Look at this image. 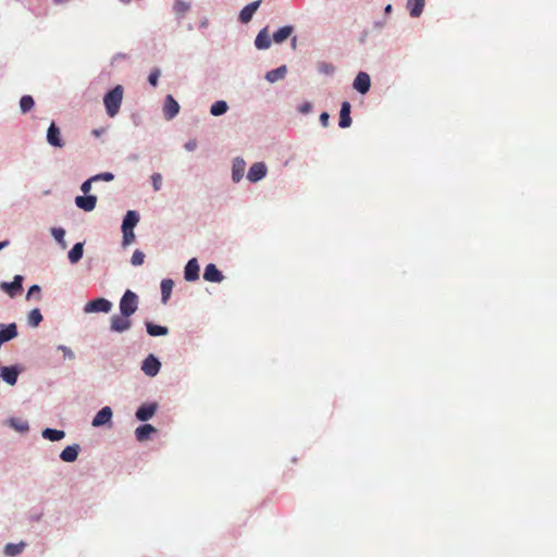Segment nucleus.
Returning <instances> with one entry per match:
<instances>
[{
  "label": "nucleus",
  "mask_w": 557,
  "mask_h": 557,
  "mask_svg": "<svg viewBox=\"0 0 557 557\" xmlns=\"http://www.w3.org/2000/svg\"><path fill=\"white\" fill-rule=\"evenodd\" d=\"M22 282H23V276L15 275L11 283L3 282V283H1L0 287L2 290L8 293L11 297H14L15 295L21 293Z\"/></svg>",
  "instance_id": "nucleus-8"
},
{
  "label": "nucleus",
  "mask_w": 557,
  "mask_h": 557,
  "mask_svg": "<svg viewBox=\"0 0 557 557\" xmlns=\"http://www.w3.org/2000/svg\"><path fill=\"white\" fill-rule=\"evenodd\" d=\"M228 109V106L225 101L223 100H219V101H215L211 108H210V113L214 116H219V115H222L224 114Z\"/></svg>",
  "instance_id": "nucleus-32"
},
{
  "label": "nucleus",
  "mask_w": 557,
  "mask_h": 557,
  "mask_svg": "<svg viewBox=\"0 0 557 557\" xmlns=\"http://www.w3.org/2000/svg\"><path fill=\"white\" fill-rule=\"evenodd\" d=\"M296 42H297V38H296V37H294V38L292 39V47H293L294 49L296 48Z\"/></svg>",
  "instance_id": "nucleus-52"
},
{
  "label": "nucleus",
  "mask_w": 557,
  "mask_h": 557,
  "mask_svg": "<svg viewBox=\"0 0 557 557\" xmlns=\"http://www.w3.org/2000/svg\"><path fill=\"white\" fill-rule=\"evenodd\" d=\"M424 4L425 0H408L406 7L410 16L419 17L423 12Z\"/></svg>",
  "instance_id": "nucleus-21"
},
{
  "label": "nucleus",
  "mask_w": 557,
  "mask_h": 557,
  "mask_svg": "<svg viewBox=\"0 0 557 557\" xmlns=\"http://www.w3.org/2000/svg\"><path fill=\"white\" fill-rule=\"evenodd\" d=\"M138 308V297L132 290H126L120 300V311L124 317H131Z\"/></svg>",
  "instance_id": "nucleus-2"
},
{
  "label": "nucleus",
  "mask_w": 557,
  "mask_h": 557,
  "mask_svg": "<svg viewBox=\"0 0 557 557\" xmlns=\"http://www.w3.org/2000/svg\"><path fill=\"white\" fill-rule=\"evenodd\" d=\"M329 119H330L329 113H326V112L321 113V115H320V122H321V124H322L324 127H326V126L329 125Z\"/></svg>",
  "instance_id": "nucleus-46"
},
{
  "label": "nucleus",
  "mask_w": 557,
  "mask_h": 557,
  "mask_svg": "<svg viewBox=\"0 0 557 557\" xmlns=\"http://www.w3.org/2000/svg\"><path fill=\"white\" fill-rule=\"evenodd\" d=\"M34 99L32 96H23L20 100V108L23 113L29 112L34 108Z\"/></svg>",
  "instance_id": "nucleus-34"
},
{
  "label": "nucleus",
  "mask_w": 557,
  "mask_h": 557,
  "mask_svg": "<svg viewBox=\"0 0 557 557\" xmlns=\"http://www.w3.org/2000/svg\"><path fill=\"white\" fill-rule=\"evenodd\" d=\"M260 3L261 0H257L244 7L239 13V21L244 24L250 22Z\"/></svg>",
  "instance_id": "nucleus-14"
},
{
  "label": "nucleus",
  "mask_w": 557,
  "mask_h": 557,
  "mask_svg": "<svg viewBox=\"0 0 557 557\" xmlns=\"http://www.w3.org/2000/svg\"><path fill=\"white\" fill-rule=\"evenodd\" d=\"M159 76H160V70L159 69H154L151 71V73L149 74L148 76V82L153 86L156 87L158 85V79H159Z\"/></svg>",
  "instance_id": "nucleus-40"
},
{
  "label": "nucleus",
  "mask_w": 557,
  "mask_h": 557,
  "mask_svg": "<svg viewBox=\"0 0 557 557\" xmlns=\"http://www.w3.org/2000/svg\"><path fill=\"white\" fill-rule=\"evenodd\" d=\"M28 324L32 326H38L39 323L42 321V315L39 311V309H33L28 314Z\"/></svg>",
  "instance_id": "nucleus-35"
},
{
  "label": "nucleus",
  "mask_w": 557,
  "mask_h": 557,
  "mask_svg": "<svg viewBox=\"0 0 557 557\" xmlns=\"http://www.w3.org/2000/svg\"><path fill=\"white\" fill-rule=\"evenodd\" d=\"M151 181H152V185H153V189L156 191L160 190L161 189V185H162V176L160 173H153L151 175Z\"/></svg>",
  "instance_id": "nucleus-39"
},
{
  "label": "nucleus",
  "mask_w": 557,
  "mask_h": 557,
  "mask_svg": "<svg viewBox=\"0 0 557 557\" xmlns=\"http://www.w3.org/2000/svg\"><path fill=\"white\" fill-rule=\"evenodd\" d=\"M319 72L325 75H332L335 72V67L326 62H321L318 65Z\"/></svg>",
  "instance_id": "nucleus-37"
},
{
  "label": "nucleus",
  "mask_w": 557,
  "mask_h": 557,
  "mask_svg": "<svg viewBox=\"0 0 557 557\" xmlns=\"http://www.w3.org/2000/svg\"><path fill=\"white\" fill-rule=\"evenodd\" d=\"M52 235L55 238V240L62 243L65 232L63 228H52Z\"/></svg>",
  "instance_id": "nucleus-43"
},
{
  "label": "nucleus",
  "mask_w": 557,
  "mask_h": 557,
  "mask_svg": "<svg viewBox=\"0 0 557 557\" xmlns=\"http://www.w3.org/2000/svg\"><path fill=\"white\" fill-rule=\"evenodd\" d=\"M17 336L16 325L11 323L0 331V345Z\"/></svg>",
  "instance_id": "nucleus-24"
},
{
  "label": "nucleus",
  "mask_w": 557,
  "mask_h": 557,
  "mask_svg": "<svg viewBox=\"0 0 557 557\" xmlns=\"http://www.w3.org/2000/svg\"><path fill=\"white\" fill-rule=\"evenodd\" d=\"M35 293L36 294L40 293V287L38 285L30 286V288L28 289V293H27V298L32 297Z\"/></svg>",
  "instance_id": "nucleus-47"
},
{
  "label": "nucleus",
  "mask_w": 557,
  "mask_h": 557,
  "mask_svg": "<svg viewBox=\"0 0 557 557\" xmlns=\"http://www.w3.org/2000/svg\"><path fill=\"white\" fill-rule=\"evenodd\" d=\"M338 125L342 128H346L351 125L350 103L348 101H344L342 103Z\"/></svg>",
  "instance_id": "nucleus-18"
},
{
  "label": "nucleus",
  "mask_w": 557,
  "mask_h": 557,
  "mask_svg": "<svg viewBox=\"0 0 557 557\" xmlns=\"http://www.w3.org/2000/svg\"><path fill=\"white\" fill-rule=\"evenodd\" d=\"M146 329L150 336H164L169 333L168 327L153 324L152 322H147Z\"/></svg>",
  "instance_id": "nucleus-27"
},
{
  "label": "nucleus",
  "mask_w": 557,
  "mask_h": 557,
  "mask_svg": "<svg viewBox=\"0 0 557 557\" xmlns=\"http://www.w3.org/2000/svg\"><path fill=\"white\" fill-rule=\"evenodd\" d=\"M267 174V166L262 162L253 163L247 174V178L255 183L262 180Z\"/></svg>",
  "instance_id": "nucleus-9"
},
{
  "label": "nucleus",
  "mask_w": 557,
  "mask_h": 557,
  "mask_svg": "<svg viewBox=\"0 0 557 557\" xmlns=\"http://www.w3.org/2000/svg\"><path fill=\"white\" fill-rule=\"evenodd\" d=\"M189 9V3L183 0H176L173 5V11L178 17H183Z\"/></svg>",
  "instance_id": "nucleus-33"
},
{
  "label": "nucleus",
  "mask_w": 557,
  "mask_h": 557,
  "mask_svg": "<svg viewBox=\"0 0 557 557\" xmlns=\"http://www.w3.org/2000/svg\"><path fill=\"white\" fill-rule=\"evenodd\" d=\"M113 178H114V175L111 172H103V173L92 176V180H95V181L101 180V181H106V182H111V181H113Z\"/></svg>",
  "instance_id": "nucleus-41"
},
{
  "label": "nucleus",
  "mask_w": 557,
  "mask_h": 557,
  "mask_svg": "<svg viewBox=\"0 0 557 557\" xmlns=\"http://www.w3.org/2000/svg\"><path fill=\"white\" fill-rule=\"evenodd\" d=\"M144 260H145V253L141 252L140 250H135L133 256H132V259H131V262L133 265H141L144 263Z\"/></svg>",
  "instance_id": "nucleus-36"
},
{
  "label": "nucleus",
  "mask_w": 557,
  "mask_h": 557,
  "mask_svg": "<svg viewBox=\"0 0 557 557\" xmlns=\"http://www.w3.org/2000/svg\"><path fill=\"white\" fill-rule=\"evenodd\" d=\"M79 453V445L74 444L66 446L60 454V458L65 462H73L77 459Z\"/></svg>",
  "instance_id": "nucleus-19"
},
{
  "label": "nucleus",
  "mask_w": 557,
  "mask_h": 557,
  "mask_svg": "<svg viewBox=\"0 0 557 557\" xmlns=\"http://www.w3.org/2000/svg\"><path fill=\"white\" fill-rule=\"evenodd\" d=\"M59 349L63 352L65 358H70V359L74 358V352L71 350V348L60 345Z\"/></svg>",
  "instance_id": "nucleus-44"
},
{
  "label": "nucleus",
  "mask_w": 557,
  "mask_h": 557,
  "mask_svg": "<svg viewBox=\"0 0 557 557\" xmlns=\"http://www.w3.org/2000/svg\"><path fill=\"white\" fill-rule=\"evenodd\" d=\"M157 432L156 428L151 424H143L138 426L135 431L136 440L138 442L147 441L150 434Z\"/></svg>",
  "instance_id": "nucleus-22"
},
{
  "label": "nucleus",
  "mask_w": 557,
  "mask_h": 557,
  "mask_svg": "<svg viewBox=\"0 0 557 557\" xmlns=\"http://www.w3.org/2000/svg\"><path fill=\"white\" fill-rule=\"evenodd\" d=\"M157 407L158 406L154 403L145 404V405L140 406L136 411V418L139 421H147V420L151 419L157 411Z\"/></svg>",
  "instance_id": "nucleus-13"
},
{
  "label": "nucleus",
  "mask_w": 557,
  "mask_h": 557,
  "mask_svg": "<svg viewBox=\"0 0 557 557\" xmlns=\"http://www.w3.org/2000/svg\"><path fill=\"white\" fill-rule=\"evenodd\" d=\"M92 182H96L95 180H92V177L88 178L87 181H85L82 186H81V190L85 194V195H88L89 191L91 190V183Z\"/></svg>",
  "instance_id": "nucleus-42"
},
{
  "label": "nucleus",
  "mask_w": 557,
  "mask_h": 557,
  "mask_svg": "<svg viewBox=\"0 0 557 557\" xmlns=\"http://www.w3.org/2000/svg\"><path fill=\"white\" fill-rule=\"evenodd\" d=\"M129 317L124 315H112L111 317V330L113 332L122 333L131 329L132 321L128 319Z\"/></svg>",
  "instance_id": "nucleus-6"
},
{
  "label": "nucleus",
  "mask_w": 557,
  "mask_h": 557,
  "mask_svg": "<svg viewBox=\"0 0 557 557\" xmlns=\"http://www.w3.org/2000/svg\"><path fill=\"white\" fill-rule=\"evenodd\" d=\"M62 1H63V0H54V2H57V3H60V2H62Z\"/></svg>",
  "instance_id": "nucleus-53"
},
{
  "label": "nucleus",
  "mask_w": 557,
  "mask_h": 557,
  "mask_svg": "<svg viewBox=\"0 0 557 557\" xmlns=\"http://www.w3.org/2000/svg\"><path fill=\"white\" fill-rule=\"evenodd\" d=\"M197 148V140L190 139L185 144V149L188 151H193Z\"/></svg>",
  "instance_id": "nucleus-45"
},
{
  "label": "nucleus",
  "mask_w": 557,
  "mask_h": 557,
  "mask_svg": "<svg viewBox=\"0 0 557 557\" xmlns=\"http://www.w3.org/2000/svg\"><path fill=\"white\" fill-rule=\"evenodd\" d=\"M65 436L64 431L54 429H45L42 431V437L51 442L60 441Z\"/></svg>",
  "instance_id": "nucleus-29"
},
{
  "label": "nucleus",
  "mask_w": 557,
  "mask_h": 557,
  "mask_svg": "<svg viewBox=\"0 0 557 557\" xmlns=\"http://www.w3.org/2000/svg\"><path fill=\"white\" fill-rule=\"evenodd\" d=\"M180 111L178 102L173 98V96L168 95L163 106V114L166 120H172L177 115Z\"/></svg>",
  "instance_id": "nucleus-7"
},
{
  "label": "nucleus",
  "mask_w": 557,
  "mask_h": 557,
  "mask_svg": "<svg viewBox=\"0 0 557 557\" xmlns=\"http://www.w3.org/2000/svg\"><path fill=\"white\" fill-rule=\"evenodd\" d=\"M185 280L188 282H194L199 278V264L197 262V259L193 258L190 259L184 271Z\"/></svg>",
  "instance_id": "nucleus-15"
},
{
  "label": "nucleus",
  "mask_w": 557,
  "mask_h": 557,
  "mask_svg": "<svg viewBox=\"0 0 557 557\" xmlns=\"http://www.w3.org/2000/svg\"><path fill=\"white\" fill-rule=\"evenodd\" d=\"M47 141L49 145L57 148H62L64 146V141L61 137V131L53 122L47 131Z\"/></svg>",
  "instance_id": "nucleus-4"
},
{
  "label": "nucleus",
  "mask_w": 557,
  "mask_h": 557,
  "mask_svg": "<svg viewBox=\"0 0 557 557\" xmlns=\"http://www.w3.org/2000/svg\"><path fill=\"white\" fill-rule=\"evenodd\" d=\"M123 232V245L127 246L135 240V234L133 231L122 230Z\"/></svg>",
  "instance_id": "nucleus-38"
},
{
  "label": "nucleus",
  "mask_w": 557,
  "mask_h": 557,
  "mask_svg": "<svg viewBox=\"0 0 557 557\" xmlns=\"http://www.w3.org/2000/svg\"><path fill=\"white\" fill-rule=\"evenodd\" d=\"M370 86V76L364 72H359L354 81V88L358 90L360 94H366L369 91Z\"/></svg>",
  "instance_id": "nucleus-11"
},
{
  "label": "nucleus",
  "mask_w": 557,
  "mask_h": 557,
  "mask_svg": "<svg viewBox=\"0 0 557 557\" xmlns=\"http://www.w3.org/2000/svg\"><path fill=\"white\" fill-rule=\"evenodd\" d=\"M122 2H128L129 0H121Z\"/></svg>",
  "instance_id": "nucleus-54"
},
{
  "label": "nucleus",
  "mask_w": 557,
  "mask_h": 557,
  "mask_svg": "<svg viewBox=\"0 0 557 557\" xmlns=\"http://www.w3.org/2000/svg\"><path fill=\"white\" fill-rule=\"evenodd\" d=\"M294 32V27L290 25L281 27L273 34V41L275 44L284 42Z\"/></svg>",
  "instance_id": "nucleus-25"
},
{
  "label": "nucleus",
  "mask_w": 557,
  "mask_h": 557,
  "mask_svg": "<svg viewBox=\"0 0 557 557\" xmlns=\"http://www.w3.org/2000/svg\"><path fill=\"white\" fill-rule=\"evenodd\" d=\"M223 277L224 276H223L222 272L215 267V264L210 263L206 267L205 273H203V278L206 281L220 283V282H222Z\"/></svg>",
  "instance_id": "nucleus-17"
},
{
  "label": "nucleus",
  "mask_w": 557,
  "mask_h": 557,
  "mask_svg": "<svg viewBox=\"0 0 557 557\" xmlns=\"http://www.w3.org/2000/svg\"><path fill=\"white\" fill-rule=\"evenodd\" d=\"M24 547H25V543L24 542H20L17 544L10 543V544L5 545L4 554L7 556L13 557V556H16V555L21 554L23 552Z\"/></svg>",
  "instance_id": "nucleus-31"
},
{
  "label": "nucleus",
  "mask_w": 557,
  "mask_h": 557,
  "mask_svg": "<svg viewBox=\"0 0 557 557\" xmlns=\"http://www.w3.org/2000/svg\"><path fill=\"white\" fill-rule=\"evenodd\" d=\"M15 428L17 430H20V431H27L28 430V425L25 422H23L22 424L16 425Z\"/></svg>",
  "instance_id": "nucleus-49"
},
{
  "label": "nucleus",
  "mask_w": 557,
  "mask_h": 557,
  "mask_svg": "<svg viewBox=\"0 0 557 557\" xmlns=\"http://www.w3.org/2000/svg\"><path fill=\"white\" fill-rule=\"evenodd\" d=\"M161 363L160 361L153 356L149 355L143 362L141 370L144 373L148 376H154L160 371Z\"/></svg>",
  "instance_id": "nucleus-5"
},
{
  "label": "nucleus",
  "mask_w": 557,
  "mask_h": 557,
  "mask_svg": "<svg viewBox=\"0 0 557 557\" xmlns=\"http://www.w3.org/2000/svg\"><path fill=\"white\" fill-rule=\"evenodd\" d=\"M139 221V214L136 211H127L122 223V230L133 231Z\"/></svg>",
  "instance_id": "nucleus-23"
},
{
  "label": "nucleus",
  "mask_w": 557,
  "mask_h": 557,
  "mask_svg": "<svg viewBox=\"0 0 557 557\" xmlns=\"http://www.w3.org/2000/svg\"><path fill=\"white\" fill-rule=\"evenodd\" d=\"M97 203V197L94 195L77 196L75 205L84 211H92Z\"/></svg>",
  "instance_id": "nucleus-10"
},
{
  "label": "nucleus",
  "mask_w": 557,
  "mask_h": 557,
  "mask_svg": "<svg viewBox=\"0 0 557 557\" xmlns=\"http://www.w3.org/2000/svg\"><path fill=\"white\" fill-rule=\"evenodd\" d=\"M123 97L124 89L121 85H116L113 89L104 95L103 104L106 112L110 117H114L119 113Z\"/></svg>",
  "instance_id": "nucleus-1"
},
{
  "label": "nucleus",
  "mask_w": 557,
  "mask_h": 557,
  "mask_svg": "<svg viewBox=\"0 0 557 557\" xmlns=\"http://www.w3.org/2000/svg\"><path fill=\"white\" fill-rule=\"evenodd\" d=\"M310 109V104L309 103H306L302 108H301V111L302 112H308Z\"/></svg>",
  "instance_id": "nucleus-51"
},
{
  "label": "nucleus",
  "mask_w": 557,
  "mask_h": 557,
  "mask_svg": "<svg viewBox=\"0 0 557 557\" xmlns=\"http://www.w3.org/2000/svg\"><path fill=\"white\" fill-rule=\"evenodd\" d=\"M112 419V410L110 407H103L92 419V426L98 428L109 423Z\"/></svg>",
  "instance_id": "nucleus-12"
},
{
  "label": "nucleus",
  "mask_w": 557,
  "mask_h": 557,
  "mask_svg": "<svg viewBox=\"0 0 557 557\" xmlns=\"http://www.w3.org/2000/svg\"><path fill=\"white\" fill-rule=\"evenodd\" d=\"M10 242L9 240H3V242H0V250L5 248L7 246H9Z\"/></svg>",
  "instance_id": "nucleus-50"
},
{
  "label": "nucleus",
  "mask_w": 557,
  "mask_h": 557,
  "mask_svg": "<svg viewBox=\"0 0 557 557\" xmlns=\"http://www.w3.org/2000/svg\"><path fill=\"white\" fill-rule=\"evenodd\" d=\"M112 308V304L106 298H97L85 305L84 311L87 313L91 312H109Z\"/></svg>",
  "instance_id": "nucleus-3"
},
{
  "label": "nucleus",
  "mask_w": 557,
  "mask_h": 557,
  "mask_svg": "<svg viewBox=\"0 0 557 557\" xmlns=\"http://www.w3.org/2000/svg\"><path fill=\"white\" fill-rule=\"evenodd\" d=\"M236 166L237 165L234 164V168H233V180L235 182H238L240 180V177H242V174H240L239 170L236 169Z\"/></svg>",
  "instance_id": "nucleus-48"
},
{
  "label": "nucleus",
  "mask_w": 557,
  "mask_h": 557,
  "mask_svg": "<svg viewBox=\"0 0 557 557\" xmlns=\"http://www.w3.org/2000/svg\"><path fill=\"white\" fill-rule=\"evenodd\" d=\"M18 373L20 370L17 369L16 366L3 367L1 368L0 376L9 385H14L17 381Z\"/></svg>",
  "instance_id": "nucleus-16"
},
{
  "label": "nucleus",
  "mask_w": 557,
  "mask_h": 557,
  "mask_svg": "<svg viewBox=\"0 0 557 557\" xmlns=\"http://www.w3.org/2000/svg\"><path fill=\"white\" fill-rule=\"evenodd\" d=\"M174 283L172 280L166 278L161 282V294H162V302L166 304L168 299L171 296Z\"/></svg>",
  "instance_id": "nucleus-30"
},
{
  "label": "nucleus",
  "mask_w": 557,
  "mask_h": 557,
  "mask_svg": "<svg viewBox=\"0 0 557 557\" xmlns=\"http://www.w3.org/2000/svg\"><path fill=\"white\" fill-rule=\"evenodd\" d=\"M286 74V66L282 65L275 70L269 71L265 75V78L270 83H274L278 79H282Z\"/></svg>",
  "instance_id": "nucleus-28"
},
{
  "label": "nucleus",
  "mask_w": 557,
  "mask_h": 557,
  "mask_svg": "<svg viewBox=\"0 0 557 557\" xmlns=\"http://www.w3.org/2000/svg\"><path fill=\"white\" fill-rule=\"evenodd\" d=\"M83 252H84V245H83V243L75 244L72 247V249L69 251V260H70V262L73 263V264L77 263L82 259Z\"/></svg>",
  "instance_id": "nucleus-26"
},
{
  "label": "nucleus",
  "mask_w": 557,
  "mask_h": 557,
  "mask_svg": "<svg viewBox=\"0 0 557 557\" xmlns=\"http://www.w3.org/2000/svg\"><path fill=\"white\" fill-rule=\"evenodd\" d=\"M255 45L259 50H264L270 48L271 46V38L268 33V28H262L259 34L256 37Z\"/></svg>",
  "instance_id": "nucleus-20"
}]
</instances>
